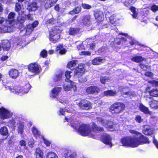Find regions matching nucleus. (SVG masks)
<instances>
[{
    "label": "nucleus",
    "mask_w": 158,
    "mask_h": 158,
    "mask_svg": "<svg viewBox=\"0 0 158 158\" xmlns=\"http://www.w3.org/2000/svg\"><path fill=\"white\" fill-rule=\"evenodd\" d=\"M125 108V106L123 103L117 102L111 105L109 110L112 114H117L121 113Z\"/></svg>",
    "instance_id": "20e7f679"
},
{
    "label": "nucleus",
    "mask_w": 158,
    "mask_h": 158,
    "mask_svg": "<svg viewBox=\"0 0 158 158\" xmlns=\"http://www.w3.org/2000/svg\"><path fill=\"white\" fill-rule=\"evenodd\" d=\"M2 44V48L4 51H8L10 49V43L7 40L3 41Z\"/></svg>",
    "instance_id": "6ab92c4d"
},
{
    "label": "nucleus",
    "mask_w": 158,
    "mask_h": 158,
    "mask_svg": "<svg viewBox=\"0 0 158 158\" xmlns=\"http://www.w3.org/2000/svg\"><path fill=\"white\" fill-rule=\"evenodd\" d=\"M82 7L85 9H89L91 8V6L86 4H82Z\"/></svg>",
    "instance_id": "680f3d73"
},
{
    "label": "nucleus",
    "mask_w": 158,
    "mask_h": 158,
    "mask_svg": "<svg viewBox=\"0 0 158 158\" xmlns=\"http://www.w3.org/2000/svg\"><path fill=\"white\" fill-rule=\"evenodd\" d=\"M47 55V52L45 50H43L40 53V56L43 57H46Z\"/></svg>",
    "instance_id": "052dcab7"
},
{
    "label": "nucleus",
    "mask_w": 158,
    "mask_h": 158,
    "mask_svg": "<svg viewBox=\"0 0 158 158\" xmlns=\"http://www.w3.org/2000/svg\"><path fill=\"white\" fill-rule=\"evenodd\" d=\"M121 94L122 95L126 96L131 98L135 96V93L134 91H129L128 92H124L123 91L121 92Z\"/></svg>",
    "instance_id": "2f4dec72"
},
{
    "label": "nucleus",
    "mask_w": 158,
    "mask_h": 158,
    "mask_svg": "<svg viewBox=\"0 0 158 158\" xmlns=\"http://www.w3.org/2000/svg\"><path fill=\"white\" fill-rule=\"evenodd\" d=\"M132 61L137 63H139L142 61H145L146 59L144 58L141 56H135L131 58Z\"/></svg>",
    "instance_id": "bb28decb"
},
{
    "label": "nucleus",
    "mask_w": 158,
    "mask_h": 158,
    "mask_svg": "<svg viewBox=\"0 0 158 158\" xmlns=\"http://www.w3.org/2000/svg\"><path fill=\"white\" fill-rule=\"evenodd\" d=\"M109 79L108 77H100V81L101 83L104 84L106 82L108 81Z\"/></svg>",
    "instance_id": "6e6d98bb"
},
{
    "label": "nucleus",
    "mask_w": 158,
    "mask_h": 158,
    "mask_svg": "<svg viewBox=\"0 0 158 158\" xmlns=\"http://www.w3.org/2000/svg\"><path fill=\"white\" fill-rule=\"evenodd\" d=\"M129 132L132 134L135 135L137 137H128L122 139L121 142L123 146L135 148L140 145L149 143L148 139L141 133L132 130H130Z\"/></svg>",
    "instance_id": "f257e3e1"
},
{
    "label": "nucleus",
    "mask_w": 158,
    "mask_h": 158,
    "mask_svg": "<svg viewBox=\"0 0 158 158\" xmlns=\"http://www.w3.org/2000/svg\"><path fill=\"white\" fill-rule=\"evenodd\" d=\"M71 72L69 71H67L65 72V76L66 77V79H65L66 82H69V81H70L69 79L71 77L70 73Z\"/></svg>",
    "instance_id": "09e8293b"
},
{
    "label": "nucleus",
    "mask_w": 158,
    "mask_h": 158,
    "mask_svg": "<svg viewBox=\"0 0 158 158\" xmlns=\"http://www.w3.org/2000/svg\"><path fill=\"white\" fill-rule=\"evenodd\" d=\"M23 6L22 4L19 3H17L15 4V10L17 12L20 11Z\"/></svg>",
    "instance_id": "3c124183"
},
{
    "label": "nucleus",
    "mask_w": 158,
    "mask_h": 158,
    "mask_svg": "<svg viewBox=\"0 0 158 158\" xmlns=\"http://www.w3.org/2000/svg\"><path fill=\"white\" fill-rule=\"evenodd\" d=\"M25 18L23 17L19 16L17 19V21H15L13 27L18 28L20 31H23L24 29L23 23L25 20Z\"/></svg>",
    "instance_id": "39448f33"
},
{
    "label": "nucleus",
    "mask_w": 158,
    "mask_h": 158,
    "mask_svg": "<svg viewBox=\"0 0 158 158\" xmlns=\"http://www.w3.org/2000/svg\"><path fill=\"white\" fill-rule=\"evenodd\" d=\"M78 105L83 110H88L92 108V103L88 101L83 100L80 102Z\"/></svg>",
    "instance_id": "0eeeda50"
},
{
    "label": "nucleus",
    "mask_w": 158,
    "mask_h": 158,
    "mask_svg": "<svg viewBox=\"0 0 158 158\" xmlns=\"http://www.w3.org/2000/svg\"><path fill=\"white\" fill-rule=\"evenodd\" d=\"M77 63V60H72L69 62L67 65V67L69 68H72L73 67H74Z\"/></svg>",
    "instance_id": "c03bdc74"
},
{
    "label": "nucleus",
    "mask_w": 158,
    "mask_h": 158,
    "mask_svg": "<svg viewBox=\"0 0 158 158\" xmlns=\"http://www.w3.org/2000/svg\"><path fill=\"white\" fill-rule=\"evenodd\" d=\"M26 17L28 20H32L33 19V15L31 14H28L26 15Z\"/></svg>",
    "instance_id": "e2e57ef3"
},
{
    "label": "nucleus",
    "mask_w": 158,
    "mask_h": 158,
    "mask_svg": "<svg viewBox=\"0 0 158 158\" xmlns=\"http://www.w3.org/2000/svg\"><path fill=\"white\" fill-rule=\"evenodd\" d=\"M100 89L97 86H91L87 88L86 92L88 94H97L100 91Z\"/></svg>",
    "instance_id": "4468645a"
},
{
    "label": "nucleus",
    "mask_w": 158,
    "mask_h": 158,
    "mask_svg": "<svg viewBox=\"0 0 158 158\" xmlns=\"http://www.w3.org/2000/svg\"><path fill=\"white\" fill-rule=\"evenodd\" d=\"M92 128L93 130L96 131H102L103 129L102 127H98L96 124L93 123L92 125Z\"/></svg>",
    "instance_id": "79ce46f5"
},
{
    "label": "nucleus",
    "mask_w": 158,
    "mask_h": 158,
    "mask_svg": "<svg viewBox=\"0 0 158 158\" xmlns=\"http://www.w3.org/2000/svg\"><path fill=\"white\" fill-rule=\"evenodd\" d=\"M143 132L146 135H150L153 134V130L150 126L145 125L144 126Z\"/></svg>",
    "instance_id": "a211bd4d"
},
{
    "label": "nucleus",
    "mask_w": 158,
    "mask_h": 158,
    "mask_svg": "<svg viewBox=\"0 0 158 158\" xmlns=\"http://www.w3.org/2000/svg\"><path fill=\"white\" fill-rule=\"evenodd\" d=\"M151 10L153 12L158 10V6L156 5L152 6L151 7Z\"/></svg>",
    "instance_id": "bf43d9fd"
},
{
    "label": "nucleus",
    "mask_w": 158,
    "mask_h": 158,
    "mask_svg": "<svg viewBox=\"0 0 158 158\" xmlns=\"http://www.w3.org/2000/svg\"><path fill=\"white\" fill-rule=\"evenodd\" d=\"M60 31L59 27H53L50 30L49 35H51L52 34H53V35L60 34Z\"/></svg>",
    "instance_id": "b1692460"
},
{
    "label": "nucleus",
    "mask_w": 158,
    "mask_h": 158,
    "mask_svg": "<svg viewBox=\"0 0 158 158\" xmlns=\"http://www.w3.org/2000/svg\"><path fill=\"white\" fill-rule=\"evenodd\" d=\"M130 10L132 13V16L134 18H136L137 16L138 13L136 11V8L133 6H131Z\"/></svg>",
    "instance_id": "37998d69"
},
{
    "label": "nucleus",
    "mask_w": 158,
    "mask_h": 158,
    "mask_svg": "<svg viewBox=\"0 0 158 158\" xmlns=\"http://www.w3.org/2000/svg\"><path fill=\"white\" fill-rule=\"evenodd\" d=\"M76 44L77 45V48L78 50L84 49V47L82 44V43L81 42H76Z\"/></svg>",
    "instance_id": "603ef678"
},
{
    "label": "nucleus",
    "mask_w": 158,
    "mask_h": 158,
    "mask_svg": "<svg viewBox=\"0 0 158 158\" xmlns=\"http://www.w3.org/2000/svg\"><path fill=\"white\" fill-rule=\"evenodd\" d=\"M24 125L22 123H19L17 124V131L19 133L22 134L23 132Z\"/></svg>",
    "instance_id": "473e14b6"
},
{
    "label": "nucleus",
    "mask_w": 158,
    "mask_h": 158,
    "mask_svg": "<svg viewBox=\"0 0 158 158\" xmlns=\"http://www.w3.org/2000/svg\"><path fill=\"white\" fill-rule=\"evenodd\" d=\"M103 60L100 57H97L92 61V64L94 65H99L102 62Z\"/></svg>",
    "instance_id": "c9c22d12"
},
{
    "label": "nucleus",
    "mask_w": 158,
    "mask_h": 158,
    "mask_svg": "<svg viewBox=\"0 0 158 158\" xmlns=\"http://www.w3.org/2000/svg\"><path fill=\"white\" fill-rule=\"evenodd\" d=\"M79 29L77 28H70L69 32L70 35H74L77 34L79 31Z\"/></svg>",
    "instance_id": "4c0bfd02"
},
{
    "label": "nucleus",
    "mask_w": 158,
    "mask_h": 158,
    "mask_svg": "<svg viewBox=\"0 0 158 158\" xmlns=\"http://www.w3.org/2000/svg\"><path fill=\"white\" fill-rule=\"evenodd\" d=\"M70 110H67L66 109H61L60 108L59 110L58 114L59 115H64L65 114V112H69Z\"/></svg>",
    "instance_id": "8fccbe9b"
},
{
    "label": "nucleus",
    "mask_w": 158,
    "mask_h": 158,
    "mask_svg": "<svg viewBox=\"0 0 158 158\" xmlns=\"http://www.w3.org/2000/svg\"><path fill=\"white\" fill-rule=\"evenodd\" d=\"M61 90V88L56 87L54 88L52 90V94L50 95V97L52 98H54L57 95Z\"/></svg>",
    "instance_id": "a878e982"
},
{
    "label": "nucleus",
    "mask_w": 158,
    "mask_h": 158,
    "mask_svg": "<svg viewBox=\"0 0 158 158\" xmlns=\"http://www.w3.org/2000/svg\"><path fill=\"white\" fill-rule=\"evenodd\" d=\"M32 131L33 135L37 137L40 135V132L35 127H33Z\"/></svg>",
    "instance_id": "de8ad7c7"
},
{
    "label": "nucleus",
    "mask_w": 158,
    "mask_h": 158,
    "mask_svg": "<svg viewBox=\"0 0 158 158\" xmlns=\"http://www.w3.org/2000/svg\"><path fill=\"white\" fill-rule=\"evenodd\" d=\"M90 54V53L88 51H82L81 52L80 55H89Z\"/></svg>",
    "instance_id": "774afa93"
},
{
    "label": "nucleus",
    "mask_w": 158,
    "mask_h": 158,
    "mask_svg": "<svg viewBox=\"0 0 158 158\" xmlns=\"http://www.w3.org/2000/svg\"><path fill=\"white\" fill-rule=\"evenodd\" d=\"M37 8L36 2H33L31 3H29L27 9L29 11H34L36 10Z\"/></svg>",
    "instance_id": "5701e85b"
},
{
    "label": "nucleus",
    "mask_w": 158,
    "mask_h": 158,
    "mask_svg": "<svg viewBox=\"0 0 158 158\" xmlns=\"http://www.w3.org/2000/svg\"><path fill=\"white\" fill-rule=\"evenodd\" d=\"M9 74L10 77L13 79L16 78L19 76V73L17 70L11 69L9 72Z\"/></svg>",
    "instance_id": "dca6fc26"
},
{
    "label": "nucleus",
    "mask_w": 158,
    "mask_h": 158,
    "mask_svg": "<svg viewBox=\"0 0 158 158\" xmlns=\"http://www.w3.org/2000/svg\"><path fill=\"white\" fill-rule=\"evenodd\" d=\"M87 81V78L86 77H83L79 79V81L80 82H84Z\"/></svg>",
    "instance_id": "0e129e2a"
},
{
    "label": "nucleus",
    "mask_w": 158,
    "mask_h": 158,
    "mask_svg": "<svg viewBox=\"0 0 158 158\" xmlns=\"http://www.w3.org/2000/svg\"><path fill=\"white\" fill-rule=\"evenodd\" d=\"M5 88L7 89H9L11 92L15 94L21 93L22 94H23L27 92H26L23 90V87L5 86Z\"/></svg>",
    "instance_id": "423d86ee"
},
{
    "label": "nucleus",
    "mask_w": 158,
    "mask_h": 158,
    "mask_svg": "<svg viewBox=\"0 0 158 158\" xmlns=\"http://www.w3.org/2000/svg\"><path fill=\"white\" fill-rule=\"evenodd\" d=\"M76 156L75 152L70 150L66 151L64 154L65 158H76Z\"/></svg>",
    "instance_id": "f3484780"
},
{
    "label": "nucleus",
    "mask_w": 158,
    "mask_h": 158,
    "mask_svg": "<svg viewBox=\"0 0 158 158\" xmlns=\"http://www.w3.org/2000/svg\"><path fill=\"white\" fill-rule=\"evenodd\" d=\"M72 89L74 91L77 90L76 84V83L71 81L70 84H65L64 86V89L65 91H68Z\"/></svg>",
    "instance_id": "9b49d317"
},
{
    "label": "nucleus",
    "mask_w": 158,
    "mask_h": 158,
    "mask_svg": "<svg viewBox=\"0 0 158 158\" xmlns=\"http://www.w3.org/2000/svg\"><path fill=\"white\" fill-rule=\"evenodd\" d=\"M95 18L99 21H102L103 19V15L101 11L96 12L94 14Z\"/></svg>",
    "instance_id": "c85d7f7f"
},
{
    "label": "nucleus",
    "mask_w": 158,
    "mask_h": 158,
    "mask_svg": "<svg viewBox=\"0 0 158 158\" xmlns=\"http://www.w3.org/2000/svg\"><path fill=\"white\" fill-rule=\"evenodd\" d=\"M145 75L147 76L151 77H152L153 74L151 72H148L145 73Z\"/></svg>",
    "instance_id": "338daca9"
},
{
    "label": "nucleus",
    "mask_w": 158,
    "mask_h": 158,
    "mask_svg": "<svg viewBox=\"0 0 158 158\" xmlns=\"http://www.w3.org/2000/svg\"><path fill=\"white\" fill-rule=\"evenodd\" d=\"M85 71L84 65L81 64L78 65L74 70V76L76 77H80L84 74Z\"/></svg>",
    "instance_id": "1a4fd4ad"
},
{
    "label": "nucleus",
    "mask_w": 158,
    "mask_h": 158,
    "mask_svg": "<svg viewBox=\"0 0 158 158\" xmlns=\"http://www.w3.org/2000/svg\"><path fill=\"white\" fill-rule=\"evenodd\" d=\"M112 137L110 135L106 133L103 134L101 137V141L104 143L109 145L111 147Z\"/></svg>",
    "instance_id": "6e6552de"
},
{
    "label": "nucleus",
    "mask_w": 158,
    "mask_h": 158,
    "mask_svg": "<svg viewBox=\"0 0 158 158\" xmlns=\"http://www.w3.org/2000/svg\"><path fill=\"white\" fill-rule=\"evenodd\" d=\"M62 78V74H56L54 77V80L55 81H58L61 80Z\"/></svg>",
    "instance_id": "864d4df0"
},
{
    "label": "nucleus",
    "mask_w": 158,
    "mask_h": 158,
    "mask_svg": "<svg viewBox=\"0 0 158 158\" xmlns=\"http://www.w3.org/2000/svg\"><path fill=\"white\" fill-rule=\"evenodd\" d=\"M65 119L68 122H70L71 125L72 127H73L75 130L79 131V133L83 136H86L89 135L91 130L90 126L88 125L82 124L81 125L78 127V126L75 124L74 125L71 123V119L70 118L68 119L66 117H65Z\"/></svg>",
    "instance_id": "f03ea898"
},
{
    "label": "nucleus",
    "mask_w": 158,
    "mask_h": 158,
    "mask_svg": "<svg viewBox=\"0 0 158 158\" xmlns=\"http://www.w3.org/2000/svg\"><path fill=\"white\" fill-rule=\"evenodd\" d=\"M139 108L141 111L145 114H149L150 113L148 108L141 104H140L139 106Z\"/></svg>",
    "instance_id": "72a5a7b5"
},
{
    "label": "nucleus",
    "mask_w": 158,
    "mask_h": 158,
    "mask_svg": "<svg viewBox=\"0 0 158 158\" xmlns=\"http://www.w3.org/2000/svg\"><path fill=\"white\" fill-rule=\"evenodd\" d=\"M15 122L14 120L12 119L9 121L8 123V125L11 127H15Z\"/></svg>",
    "instance_id": "5fc2aeb1"
},
{
    "label": "nucleus",
    "mask_w": 158,
    "mask_h": 158,
    "mask_svg": "<svg viewBox=\"0 0 158 158\" xmlns=\"http://www.w3.org/2000/svg\"><path fill=\"white\" fill-rule=\"evenodd\" d=\"M0 133L3 135H7L8 134L7 128L6 127H1L0 129Z\"/></svg>",
    "instance_id": "e433bc0d"
},
{
    "label": "nucleus",
    "mask_w": 158,
    "mask_h": 158,
    "mask_svg": "<svg viewBox=\"0 0 158 158\" xmlns=\"http://www.w3.org/2000/svg\"><path fill=\"white\" fill-rule=\"evenodd\" d=\"M13 25L7 24L6 22L5 24L1 27L2 32L5 33L11 32L13 30Z\"/></svg>",
    "instance_id": "2eb2a0df"
},
{
    "label": "nucleus",
    "mask_w": 158,
    "mask_h": 158,
    "mask_svg": "<svg viewBox=\"0 0 158 158\" xmlns=\"http://www.w3.org/2000/svg\"><path fill=\"white\" fill-rule=\"evenodd\" d=\"M82 23L85 25L88 26L91 23L90 17L89 15H86L83 16L82 19Z\"/></svg>",
    "instance_id": "412c9836"
},
{
    "label": "nucleus",
    "mask_w": 158,
    "mask_h": 158,
    "mask_svg": "<svg viewBox=\"0 0 158 158\" xmlns=\"http://www.w3.org/2000/svg\"><path fill=\"white\" fill-rule=\"evenodd\" d=\"M0 115L2 119H5L9 118L10 114L8 110L2 107L0 108Z\"/></svg>",
    "instance_id": "9d476101"
},
{
    "label": "nucleus",
    "mask_w": 158,
    "mask_h": 158,
    "mask_svg": "<svg viewBox=\"0 0 158 158\" xmlns=\"http://www.w3.org/2000/svg\"><path fill=\"white\" fill-rule=\"evenodd\" d=\"M150 95L153 97H158V90L155 88L150 90Z\"/></svg>",
    "instance_id": "a19ab883"
},
{
    "label": "nucleus",
    "mask_w": 158,
    "mask_h": 158,
    "mask_svg": "<svg viewBox=\"0 0 158 158\" xmlns=\"http://www.w3.org/2000/svg\"><path fill=\"white\" fill-rule=\"evenodd\" d=\"M35 155L36 158H44L43 152L40 148L36 149Z\"/></svg>",
    "instance_id": "7c9ffc66"
},
{
    "label": "nucleus",
    "mask_w": 158,
    "mask_h": 158,
    "mask_svg": "<svg viewBox=\"0 0 158 158\" xmlns=\"http://www.w3.org/2000/svg\"><path fill=\"white\" fill-rule=\"evenodd\" d=\"M136 0H127L124 3V5L126 6H129L134 3Z\"/></svg>",
    "instance_id": "49530a36"
},
{
    "label": "nucleus",
    "mask_w": 158,
    "mask_h": 158,
    "mask_svg": "<svg viewBox=\"0 0 158 158\" xmlns=\"http://www.w3.org/2000/svg\"><path fill=\"white\" fill-rule=\"evenodd\" d=\"M150 99L151 100V101L149 102V105L152 108H158V101L152 100V98L150 97L149 98H147V100H148V99Z\"/></svg>",
    "instance_id": "aec40b11"
},
{
    "label": "nucleus",
    "mask_w": 158,
    "mask_h": 158,
    "mask_svg": "<svg viewBox=\"0 0 158 158\" xmlns=\"http://www.w3.org/2000/svg\"><path fill=\"white\" fill-rule=\"evenodd\" d=\"M81 10V6H78L69 12V14L71 15L77 14L79 13Z\"/></svg>",
    "instance_id": "ea45409f"
},
{
    "label": "nucleus",
    "mask_w": 158,
    "mask_h": 158,
    "mask_svg": "<svg viewBox=\"0 0 158 158\" xmlns=\"http://www.w3.org/2000/svg\"><path fill=\"white\" fill-rule=\"evenodd\" d=\"M58 0H48L45 4V7L46 9L50 8L54 6Z\"/></svg>",
    "instance_id": "4be33fe9"
},
{
    "label": "nucleus",
    "mask_w": 158,
    "mask_h": 158,
    "mask_svg": "<svg viewBox=\"0 0 158 158\" xmlns=\"http://www.w3.org/2000/svg\"><path fill=\"white\" fill-rule=\"evenodd\" d=\"M28 69L31 72L37 74L39 72V67L35 63L31 64L28 66Z\"/></svg>",
    "instance_id": "f8f14e48"
},
{
    "label": "nucleus",
    "mask_w": 158,
    "mask_h": 158,
    "mask_svg": "<svg viewBox=\"0 0 158 158\" xmlns=\"http://www.w3.org/2000/svg\"><path fill=\"white\" fill-rule=\"evenodd\" d=\"M140 68L143 69V70H145L147 69H148V66H146L143 64H139Z\"/></svg>",
    "instance_id": "69168bd1"
},
{
    "label": "nucleus",
    "mask_w": 158,
    "mask_h": 158,
    "mask_svg": "<svg viewBox=\"0 0 158 158\" xmlns=\"http://www.w3.org/2000/svg\"><path fill=\"white\" fill-rule=\"evenodd\" d=\"M97 119L98 122L100 123L103 126L110 131H112L117 129V126L118 125L113 124L112 122L104 120L101 117H97Z\"/></svg>",
    "instance_id": "7ed1b4c3"
},
{
    "label": "nucleus",
    "mask_w": 158,
    "mask_h": 158,
    "mask_svg": "<svg viewBox=\"0 0 158 158\" xmlns=\"http://www.w3.org/2000/svg\"><path fill=\"white\" fill-rule=\"evenodd\" d=\"M56 51L61 55L65 54L66 52V49L63 48L62 45H58L56 47Z\"/></svg>",
    "instance_id": "cd10ccee"
},
{
    "label": "nucleus",
    "mask_w": 158,
    "mask_h": 158,
    "mask_svg": "<svg viewBox=\"0 0 158 158\" xmlns=\"http://www.w3.org/2000/svg\"><path fill=\"white\" fill-rule=\"evenodd\" d=\"M110 23L112 24H114L115 23V22L117 21L116 19L114 18V16H112L110 17Z\"/></svg>",
    "instance_id": "4d7b16f0"
},
{
    "label": "nucleus",
    "mask_w": 158,
    "mask_h": 158,
    "mask_svg": "<svg viewBox=\"0 0 158 158\" xmlns=\"http://www.w3.org/2000/svg\"><path fill=\"white\" fill-rule=\"evenodd\" d=\"M60 37V34L53 35V34H52L51 35H49L50 40L53 43H56L59 39Z\"/></svg>",
    "instance_id": "393cba45"
},
{
    "label": "nucleus",
    "mask_w": 158,
    "mask_h": 158,
    "mask_svg": "<svg viewBox=\"0 0 158 158\" xmlns=\"http://www.w3.org/2000/svg\"><path fill=\"white\" fill-rule=\"evenodd\" d=\"M34 28L33 27H32V25L31 24H28L27 26V28L26 30L24 28L23 30V31H23L24 30V31L25 32L26 34L27 35L30 34L32 31L33 30Z\"/></svg>",
    "instance_id": "c756f323"
},
{
    "label": "nucleus",
    "mask_w": 158,
    "mask_h": 158,
    "mask_svg": "<svg viewBox=\"0 0 158 158\" xmlns=\"http://www.w3.org/2000/svg\"><path fill=\"white\" fill-rule=\"evenodd\" d=\"M135 121L138 123H141L142 122L143 120L141 118V116L139 115H137L135 118Z\"/></svg>",
    "instance_id": "13d9d810"
},
{
    "label": "nucleus",
    "mask_w": 158,
    "mask_h": 158,
    "mask_svg": "<svg viewBox=\"0 0 158 158\" xmlns=\"http://www.w3.org/2000/svg\"><path fill=\"white\" fill-rule=\"evenodd\" d=\"M131 41H130L129 43L131 45H133L134 44H136L141 45L142 46L146 47V46H144L143 44H140L139 42L136 41L135 39L133 38L132 37H131Z\"/></svg>",
    "instance_id": "a18cd8bd"
},
{
    "label": "nucleus",
    "mask_w": 158,
    "mask_h": 158,
    "mask_svg": "<svg viewBox=\"0 0 158 158\" xmlns=\"http://www.w3.org/2000/svg\"><path fill=\"white\" fill-rule=\"evenodd\" d=\"M15 14L13 12H10L8 15V19L6 20V23L7 24H10V25H14L15 21L14 19V17Z\"/></svg>",
    "instance_id": "ddd939ff"
},
{
    "label": "nucleus",
    "mask_w": 158,
    "mask_h": 158,
    "mask_svg": "<svg viewBox=\"0 0 158 158\" xmlns=\"http://www.w3.org/2000/svg\"><path fill=\"white\" fill-rule=\"evenodd\" d=\"M46 158H58L57 155L54 152H51L47 153Z\"/></svg>",
    "instance_id": "58836bf2"
},
{
    "label": "nucleus",
    "mask_w": 158,
    "mask_h": 158,
    "mask_svg": "<svg viewBox=\"0 0 158 158\" xmlns=\"http://www.w3.org/2000/svg\"><path fill=\"white\" fill-rule=\"evenodd\" d=\"M116 94V92L112 90H108L104 92V95L105 96H114Z\"/></svg>",
    "instance_id": "f704fd0d"
}]
</instances>
